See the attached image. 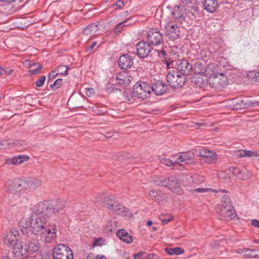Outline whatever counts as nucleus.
<instances>
[{
	"instance_id": "1",
	"label": "nucleus",
	"mask_w": 259,
	"mask_h": 259,
	"mask_svg": "<svg viewBox=\"0 0 259 259\" xmlns=\"http://www.w3.org/2000/svg\"><path fill=\"white\" fill-rule=\"evenodd\" d=\"M48 218L44 216L34 215L30 218L32 233L44 237L46 243H51L55 240L58 231V226L54 222H50Z\"/></svg>"
},
{
	"instance_id": "2",
	"label": "nucleus",
	"mask_w": 259,
	"mask_h": 259,
	"mask_svg": "<svg viewBox=\"0 0 259 259\" xmlns=\"http://www.w3.org/2000/svg\"><path fill=\"white\" fill-rule=\"evenodd\" d=\"M150 94V85L147 82L140 81L134 85L130 96L134 100L138 99L144 100L149 98Z\"/></svg>"
},
{
	"instance_id": "3",
	"label": "nucleus",
	"mask_w": 259,
	"mask_h": 259,
	"mask_svg": "<svg viewBox=\"0 0 259 259\" xmlns=\"http://www.w3.org/2000/svg\"><path fill=\"white\" fill-rule=\"evenodd\" d=\"M153 182L156 185L167 187L171 191L178 195L183 194L180 184L175 177L171 176L163 180L156 177L153 180Z\"/></svg>"
},
{
	"instance_id": "4",
	"label": "nucleus",
	"mask_w": 259,
	"mask_h": 259,
	"mask_svg": "<svg viewBox=\"0 0 259 259\" xmlns=\"http://www.w3.org/2000/svg\"><path fill=\"white\" fill-rule=\"evenodd\" d=\"M104 203V206L108 208L111 212L122 216H126L128 211L127 208L122 205L119 204L116 201L110 199L107 196H105L104 200H102Z\"/></svg>"
},
{
	"instance_id": "5",
	"label": "nucleus",
	"mask_w": 259,
	"mask_h": 259,
	"mask_svg": "<svg viewBox=\"0 0 259 259\" xmlns=\"http://www.w3.org/2000/svg\"><path fill=\"white\" fill-rule=\"evenodd\" d=\"M166 81L170 87L174 89H179L185 84L186 77L180 75L175 70H171L167 74Z\"/></svg>"
},
{
	"instance_id": "6",
	"label": "nucleus",
	"mask_w": 259,
	"mask_h": 259,
	"mask_svg": "<svg viewBox=\"0 0 259 259\" xmlns=\"http://www.w3.org/2000/svg\"><path fill=\"white\" fill-rule=\"evenodd\" d=\"M53 259H73L72 251L67 246L60 244L56 246L53 252Z\"/></svg>"
},
{
	"instance_id": "7",
	"label": "nucleus",
	"mask_w": 259,
	"mask_h": 259,
	"mask_svg": "<svg viewBox=\"0 0 259 259\" xmlns=\"http://www.w3.org/2000/svg\"><path fill=\"white\" fill-rule=\"evenodd\" d=\"M207 82L212 88H224L227 85L228 79L222 73H218V74L209 77Z\"/></svg>"
},
{
	"instance_id": "8",
	"label": "nucleus",
	"mask_w": 259,
	"mask_h": 259,
	"mask_svg": "<svg viewBox=\"0 0 259 259\" xmlns=\"http://www.w3.org/2000/svg\"><path fill=\"white\" fill-rule=\"evenodd\" d=\"M175 68L177 70L176 72L179 73L184 76L190 75L192 71V64L185 59L177 60L175 64Z\"/></svg>"
},
{
	"instance_id": "9",
	"label": "nucleus",
	"mask_w": 259,
	"mask_h": 259,
	"mask_svg": "<svg viewBox=\"0 0 259 259\" xmlns=\"http://www.w3.org/2000/svg\"><path fill=\"white\" fill-rule=\"evenodd\" d=\"M135 54L141 59L148 57L151 52L150 45L147 41L141 40L135 45Z\"/></svg>"
},
{
	"instance_id": "10",
	"label": "nucleus",
	"mask_w": 259,
	"mask_h": 259,
	"mask_svg": "<svg viewBox=\"0 0 259 259\" xmlns=\"http://www.w3.org/2000/svg\"><path fill=\"white\" fill-rule=\"evenodd\" d=\"M51 206L49 205L48 201L46 202H39L35 204L32 207V212L36 215V216H44L49 218L51 216Z\"/></svg>"
},
{
	"instance_id": "11",
	"label": "nucleus",
	"mask_w": 259,
	"mask_h": 259,
	"mask_svg": "<svg viewBox=\"0 0 259 259\" xmlns=\"http://www.w3.org/2000/svg\"><path fill=\"white\" fill-rule=\"evenodd\" d=\"M148 42L150 45L157 46L163 42V34L159 30L152 29L150 30L147 34Z\"/></svg>"
},
{
	"instance_id": "12",
	"label": "nucleus",
	"mask_w": 259,
	"mask_h": 259,
	"mask_svg": "<svg viewBox=\"0 0 259 259\" xmlns=\"http://www.w3.org/2000/svg\"><path fill=\"white\" fill-rule=\"evenodd\" d=\"M166 35L172 40L178 39L180 36V28L172 22H169L165 26Z\"/></svg>"
},
{
	"instance_id": "13",
	"label": "nucleus",
	"mask_w": 259,
	"mask_h": 259,
	"mask_svg": "<svg viewBox=\"0 0 259 259\" xmlns=\"http://www.w3.org/2000/svg\"><path fill=\"white\" fill-rule=\"evenodd\" d=\"M18 232L15 230L7 231L4 235L5 244L13 247L18 243Z\"/></svg>"
},
{
	"instance_id": "14",
	"label": "nucleus",
	"mask_w": 259,
	"mask_h": 259,
	"mask_svg": "<svg viewBox=\"0 0 259 259\" xmlns=\"http://www.w3.org/2000/svg\"><path fill=\"white\" fill-rule=\"evenodd\" d=\"M186 9H187L181 5H177L174 7L173 11L171 12L172 16L175 19L182 25L186 22Z\"/></svg>"
},
{
	"instance_id": "15",
	"label": "nucleus",
	"mask_w": 259,
	"mask_h": 259,
	"mask_svg": "<svg viewBox=\"0 0 259 259\" xmlns=\"http://www.w3.org/2000/svg\"><path fill=\"white\" fill-rule=\"evenodd\" d=\"M217 212L220 217V219L229 221L234 219L236 214L233 207L231 208L222 207L221 208H217Z\"/></svg>"
},
{
	"instance_id": "16",
	"label": "nucleus",
	"mask_w": 259,
	"mask_h": 259,
	"mask_svg": "<svg viewBox=\"0 0 259 259\" xmlns=\"http://www.w3.org/2000/svg\"><path fill=\"white\" fill-rule=\"evenodd\" d=\"M230 170L232 172L233 174L240 180H248L251 177V172L245 169L241 168L238 167H231Z\"/></svg>"
},
{
	"instance_id": "17",
	"label": "nucleus",
	"mask_w": 259,
	"mask_h": 259,
	"mask_svg": "<svg viewBox=\"0 0 259 259\" xmlns=\"http://www.w3.org/2000/svg\"><path fill=\"white\" fill-rule=\"evenodd\" d=\"M118 63L121 69L127 70L133 65V59L128 54H123L119 57Z\"/></svg>"
},
{
	"instance_id": "18",
	"label": "nucleus",
	"mask_w": 259,
	"mask_h": 259,
	"mask_svg": "<svg viewBox=\"0 0 259 259\" xmlns=\"http://www.w3.org/2000/svg\"><path fill=\"white\" fill-rule=\"evenodd\" d=\"M28 255L37 253L40 248V244L36 239H31L28 242H24Z\"/></svg>"
},
{
	"instance_id": "19",
	"label": "nucleus",
	"mask_w": 259,
	"mask_h": 259,
	"mask_svg": "<svg viewBox=\"0 0 259 259\" xmlns=\"http://www.w3.org/2000/svg\"><path fill=\"white\" fill-rule=\"evenodd\" d=\"M24 244L18 243L13 247L12 253L15 256L26 257L28 256V251Z\"/></svg>"
},
{
	"instance_id": "20",
	"label": "nucleus",
	"mask_w": 259,
	"mask_h": 259,
	"mask_svg": "<svg viewBox=\"0 0 259 259\" xmlns=\"http://www.w3.org/2000/svg\"><path fill=\"white\" fill-rule=\"evenodd\" d=\"M199 154L200 156L207 158L205 161L208 163H214L217 159V155L213 151L201 149L199 151Z\"/></svg>"
},
{
	"instance_id": "21",
	"label": "nucleus",
	"mask_w": 259,
	"mask_h": 259,
	"mask_svg": "<svg viewBox=\"0 0 259 259\" xmlns=\"http://www.w3.org/2000/svg\"><path fill=\"white\" fill-rule=\"evenodd\" d=\"M49 205H51V206L49 207L51 208V216L56 213H59L60 211H62L65 205V201L62 200H58L56 201H48Z\"/></svg>"
},
{
	"instance_id": "22",
	"label": "nucleus",
	"mask_w": 259,
	"mask_h": 259,
	"mask_svg": "<svg viewBox=\"0 0 259 259\" xmlns=\"http://www.w3.org/2000/svg\"><path fill=\"white\" fill-rule=\"evenodd\" d=\"M167 86L165 82L162 81H158L151 86L152 90L155 95H161L166 91Z\"/></svg>"
},
{
	"instance_id": "23",
	"label": "nucleus",
	"mask_w": 259,
	"mask_h": 259,
	"mask_svg": "<svg viewBox=\"0 0 259 259\" xmlns=\"http://www.w3.org/2000/svg\"><path fill=\"white\" fill-rule=\"evenodd\" d=\"M218 72V66L215 63H209L205 67V70L204 76L205 77H210L217 74Z\"/></svg>"
},
{
	"instance_id": "24",
	"label": "nucleus",
	"mask_w": 259,
	"mask_h": 259,
	"mask_svg": "<svg viewBox=\"0 0 259 259\" xmlns=\"http://www.w3.org/2000/svg\"><path fill=\"white\" fill-rule=\"evenodd\" d=\"M25 181L22 180L16 179L12 181V186L15 188L11 190V193L16 194L18 192L25 190Z\"/></svg>"
},
{
	"instance_id": "25",
	"label": "nucleus",
	"mask_w": 259,
	"mask_h": 259,
	"mask_svg": "<svg viewBox=\"0 0 259 259\" xmlns=\"http://www.w3.org/2000/svg\"><path fill=\"white\" fill-rule=\"evenodd\" d=\"M116 236L120 240L126 243H130L133 240V236L124 229L118 230L116 232Z\"/></svg>"
},
{
	"instance_id": "26",
	"label": "nucleus",
	"mask_w": 259,
	"mask_h": 259,
	"mask_svg": "<svg viewBox=\"0 0 259 259\" xmlns=\"http://www.w3.org/2000/svg\"><path fill=\"white\" fill-rule=\"evenodd\" d=\"M98 22L88 25L83 30V33L87 35H94L98 34L99 30Z\"/></svg>"
},
{
	"instance_id": "27",
	"label": "nucleus",
	"mask_w": 259,
	"mask_h": 259,
	"mask_svg": "<svg viewBox=\"0 0 259 259\" xmlns=\"http://www.w3.org/2000/svg\"><path fill=\"white\" fill-rule=\"evenodd\" d=\"M247 99L243 100L240 98L233 99L232 101L231 106L234 110H239L247 108Z\"/></svg>"
},
{
	"instance_id": "28",
	"label": "nucleus",
	"mask_w": 259,
	"mask_h": 259,
	"mask_svg": "<svg viewBox=\"0 0 259 259\" xmlns=\"http://www.w3.org/2000/svg\"><path fill=\"white\" fill-rule=\"evenodd\" d=\"M205 66L206 63L204 61L197 60L194 63L192 66V71H193L195 74L204 75Z\"/></svg>"
},
{
	"instance_id": "29",
	"label": "nucleus",
	"mask_w": 259,
	"mask_h": 259,
	"mask_svg": "<svg viewBox=\"0 0 259 259\" xmlns=\"http://www.w3.org/2000/svg\"><path fill=\"white\" fill-rule=\"evenodd\" d=\"M25 181V190H34L41 184V181L38 179L33 178Z\"/></svg>"
},
{
	"instance_id": "30",
	"label": "nucleus",
	"mask_w": 259,
	"mask_h": 259,
	"mask_svg": "<svg viewBox=\"0 0 259 259\" xmlns=\"http://www.w3.org/2000/svg\"><path fill=\"white\" fill-rule=\"evenodd\" d=\"M218 6V0H204L202 6L208 12H213Z\"/></svg>"
},
{
	"instance_id": "31",
	"label": "nucleus",
	"mask_w": 259,
	"mask_h": 259,
	"mask_svg": "<svg viewBox=\"0 0 259 259\" xmlns=\"http://www.w3.org/2000/svg\"><path fill=\"white\" fill-rule=\"evenodd\" d=\"M116 82L115 84L118 83V84L122 88L127 86L131 82L130 79L127 75H126V73L118 74L116 78Z\"/></svg>"
},
{
	"instance_id": "32",
	"label": "nucleus",
	"mask_w": 259,
	"mask_h": 259,
	"mask_svg": "<svg viewBox=\"0 0 259 259\" xmlns=\"http://www.w3.org/2000/svg\"><path fill=\"white\" fill-rule=\"evenodd\" d=\"M184 185L187 188L188 191L191 192L193 188H195L197 184L194 181V177L187 176L185 177V180H184Z\"/></svg>"
},
{
	"instance_id": "33",
	"label": "nucleus",
	"mask_w": 259,
	"mask_h": 259,
	"mask_svg": "<svg viewBox=\"0 0 259 259\" xmlns=\"http://www.w3.org/2000/svg\"><path fill=\"white\" fill-rule=\"evenodd\" d=\"M29 159L28 156L26 155H19L13 157L10 160L9 163L12 164H20Z\"/></svg>"
},
{
	"instance_id": "34",
	"label": "nucleus",
	"mask_w": 259,
	"mask_h": 259,
	"mask_svg": "<svg viewBox=\"0 0 259 259\" xmlns=\"http://www.w3.org/2000/svg\"><path fill=\"white\" fill-rule=\"evenodd\" d=\"M181 5L187 8L188 11H197L198 8L195 5L194 0H181Z\"/></svg>"
},
{
	"instance_id": "35",
	"label": "nucleus",
	"mask_w": 259,
	"mask_h": 259,
	"mask_svg": "<svg viewBox=\"0 0 259 259\" xmlns=\"http://www.w3.org/2000/svg\"><path fill=\"white\" fill-rule=\"evenodd\" d=\"M208 79L204 78L203 75L200 76H193L192 78V82L200 88H203L206 83L207 82Z\"/></svg>"
},
{
	"instance_id": "36",
	"label": "nucleus",
	"mask_w": 259,
	"mask_h": 259,
	"mask_svg": "<svg viewBox=\"0 0 259 259\" xmlns=\"http://www.w3.org/2000/svg\"><path fill=\"white\" fill-rule=\"evenodd\" d=\"M148 194L152 199L158 202L162 200L161 198L163 195V193L161 191H156L154 190L149 191Z\"/></svg>"
},
{
	"instance_id": "37",
	"label": "nucleus",
	"mask_w": 259,
	"mask_h": 259,
	"mask_svg": "<svg viewBox=\"0 0 259 259\" xmlns=\"http://www.w3.org/2000/svg\"><path fill=\"white\" fill-rule=\"evenodd\" d=\"M232 206H233L229 197L228 195H224L222 197L221 204L219 205L217 208H221L222 207L231 208Z\"/></svg>"
},
{
	"instance_id": "38",
	"label": "nucleus",
	"mask_w": 259,
	"mask_h": 259,
	"mask_svg": "<svg viewBox=\"0 0 259 259\" xmlns=\"http://www.w3.org/2000/svg\"><path fill=\"white\" fill-rule=\"evenodd\" d=\"M165 252L169 255H179L183 253L184 250L180 247H174L172 248H166Z\"/></svg>"
},
{
	"instance_id": "39",
	"label": "nucleus",
	"mask_w": 259,
	"mask_h": 259,
	"mask_svg": "<svg viewBox=\"0 0 259 259\" xmlns=\"http://www.w3.org/2000/svg\"><path fill=\"white\" fill-rule=\"evenodd\" d=\"M19 226L22 231L23 229H27L29 227L31 228L30 220L22 218L19 222Z\"/></svg>"
},
{
	"instance_id": "40",
	"label": "nucleus",
	"mask_w": 259,
	"mask_h": 259,
	"mask_svg": "<svg viewBox=\"0 0 259 259\" xmlns=\"http://www.w3.org/2000/svg\"><path fill=\"white\" fill-rule=\"evenodd\" d=\"M179 159H180L181 162H184L187 163H189L193 162V158L187 153L179 154Z\"/></svg>"
},
{
	"instance_id": "41",
	"label": "nucleus",
	"mask_w": 259,
	"mask_h": 259,
	"mask_svg": "<svg viewBox=\"0 0 259 259\" xmlns=\"http://www.w3.org/2000/svg\"><path fill=\"white\" fill-rule=\"evenodd\" d=\"M68 67L65 65H60L58 68H56V71L59 73V74L67 75L68 74Z\"/></svg>"
},
{
	"instance_id": "42",
	"label": "nucleus",
	"mask_w": 259,
	"mask_h": 259,
	"mask_svg": "<svg viewBox=\"0 0 259 259\" xmlns=\"http://www.w3.org/2000/svg\"><path fill=\"white\" fill-rule=\"evenodd\" d=\"M165 48L166 47H163L160 50H156L158 55L160 58H163V59H168V54L167 53L166 50H165Z\"/></svg>"
},
{
	"instance_id": "43",
	"label": "nucleus",
	"mask_w": 259,
	"mask_h": 259,
	"mask_svg": "<svg viewBox=\"0 0 259 259\" xmlns=\"http://www.w3.org/2000/svg\"><path fill=\"white\" fill-rule=\"evenodd\" d=\"M159 219L161 221L163 225H165L172 220V218L168 215L161 214L159 217Z\"/></svg>"
},
{
	"instance_id": "44",
	"label": "nucleus",
	"mask_w": 259,
	"mask_h": 259,
	"mask_svg": "<svg viewBox=\"0 0 259 259\" xmlns=\"http://www.w3.org/2000/svg\"><path fill=\"white\" fill-rule=\"evenodd\" d=\"M63 80L62 78H58L55 82L50 85V87L53 90H56L59 88L62 85Z\"/></svg>"
},
{
	"instance_id": "45",
	"label": "nucleus",
	"mask_w": 259,
	"mask_h": 259,
	"mask_svg": "<svg viewBox=\"0 0 259 259\" xmlns=\"http://www.w3.org/2000/svg\"><path fill=\"white\" fill-rule=\"evenodd\" d=\"M212 191V189L211 188H196L193 189V191L192 192H197V193H205L207 192ZM213 191L215 193H217L218 191L217 190H213Z\"/></svg>"
},
{
	"instance_id": "46",
	"label": "nucleus",
	"mask_w": 259,
	"mask_h": 259,
	"mask_svg": "<svg viewBox=\"0 0 259 259\" xmlns=\"http://www.w3.org/2000/svg\"><path fill=\"white\" fill-rule=\"evenodd\" d=\"M46 80V76L45 75L41 76L36 81L35 84L37 87H41L43 85Z\"/></svg>"
},
{
	"instance_id": "47",
	"label": "nucleus",
	"mask_w": 259,
	"mask_h": 259,
	"mask_svg": "<svg viewBox=\"0 0 259 259\" xmlns=\"http://www.w3.org/2000/svg\"><path fill=\"white\" fill-rule=\"evenodd\" d=\"M247 108H252L259 106V101H252L247 99Z\"/></svg>"
},
{
	"instance_id": "48",
	"label": "nucleus",
	"mask_w": 259,
	"mask_h": 259,
	"mask_svg": "<svg viewBox=\"0 0 259 259\" xmlns=\"http://www.w3.org/2000/svg\"><path fill=\"white\" fill-rule=\"evenodd\" d=\"M245 152H246V157H259V153H258L257 151H252L250 150H245Z\"/></svg>"
},
{
	"instance_id": "49",
	"label": "nucleus",
	"mask_w": 259,
	"mask_h": 259,
	"mask_svg": "<svg viewBox=\"0 0 259 259\" xmlns=\"http://www.w3.org/2000/svg\"><path fill=\"white\" fill-rule=\"evenodd\" d=\"M37 67L36 68H32L29 70L31 74H37L42 68L41 65L40 64H36Z\"/></svg>"
},
{
	"instance_id": "50",
	"label": "nucleus",
	"mask_w": 259,
	"mask_h": 259,
	"mask_svg": "<svg viewBox=\"0 0 259 259\" xmlns=\"http://www.w3.org/2000/svg\"><path fill=\"white\" fill-rule=\"evenodd\" d=\"M179 154H175L170 157L174 164L181 162L180 159H179Z\"/></svg>"
},
{
	"instance_id": "51",
	"label": "nucleus",
	"mask_w": 259,
	"mask_h": 259,
	"mask_svg": "<svg viewBox=\"0 0 259 259\" xmlns=\"http://www.w3.org/2000/svg\"><path fill=\"white\" fill-rule=\"evenodd\" d=\"M248 250L249 251V252H247L246 255V257L248 258H253V257H255L254 255H251L252 253H254L256 252H259V250H256V249H248Z\"/></svg>"
},
{
	"instance_id": "52",
	"label": "nucleus",
	"mask_w": 259,
	"mask_h": 259,
	"mask_svg": "<svg viewBox=\"0 0 259 259\" xmlns=\"http://www.w3.org/2000/svg\"><path fill=\"white\" fill-rule=\"evenodd\" d=\"M249 251L247 248H239L236 250V252L238 254H242L243 256L246 257L245 254H246L247 252H249Z\"/></svg>"
},
{
	"instance_id": "53",
	"label": "nucleus",
	"mask_w": 259,
	"mask_h": 259,
	"mask_svg": "<svg viewBox=\"0 0 259 259\" xmlns=\"http://www.w3.org/2000/svg\"><path fill=\"white\" fill-rule=\"evenodd\" d=\"M123 6H124V3L121 0L117 1L113 5V7H116V9H121Z\"/></svg>"
},
{
	"instance_id": "54",
	"label": "nucleus",
	"mask_w": 259,
	"mask_h": 259,
	"mask_svg": "<svg viewBox=\"0 0 259 259\" xmlns=\"http://www.w3.org/2000/svg\"><path fill=\"white\" fill-rule=\"evenodd\" d=\"M56 69L54 70H52L51 72L49 73L48 75L49 79H51L56 77L58 75H59V73H56Z\"/></svg>"
},
{
	"instance_id": "55",
	"label": "nucleus",
	"mask_w": 259,
	"mask_h": 259,
	"mask_svg": "<svg viewBox=\"0 0 259 259\" xmlns=\"http://www.w3.org/2000/svg\"><path fill=\"white\" fill-rule=\"evenodd\" d=\"M107 88L108 92H109V93L111 92V91L110 90L111 88H112V91L120 90L119 88H118V87H115V85H113V84H108Z\"/></svg>"
},
{
	"instance_id": "56",
	"label": "nucleus",
	"mask_w": 259,
	"mask_h": 259,
	"mask_svg": "<svg viewBox=\"0 0 259 259\" xmlns=\"http://www.w3.org/2000/svg\"><path fill=\"white\" fill-rule=\"evenodd\" d=\"M199 54L202 60H203L207 56L208 52L207 50H200Z\"/></svg>"
},
{
	"instance_id": "57",
	"label": "nucleus",
	"mask_w": 259,
	"mask_h": 259,
	"mask_svg": "<svg viewBox=\"0 0 259 259\" xmlns=\"http://www.w3.org/2000/svg\"><path fill=\"white\" fill-rule=\"evenodd\" d=\"M162 163H163L165 165L168 166H171L174 165L171 158L170 159H165L163 160Z\"/></svg>"
},
{
	"instance_id": "58",
	"label": "nucleus",
	"mask_w": 259,
	"mask_h": 259,
	"mask_svg": "<svg viewBox=\"0 0 259 259\" xmlns=\"http://www.w3.org/2000/svg\"><path fill=\"white\" fill-rule=\"evenodd\" d=\"M5 187H6V190L11 193V190H14V189H15V188L12 186V182L6 184Z\"/></svg>"
},
{
	"instance_id": "59",
	"label": "nucleus",
	"mask_w": 259,
	"mask_h": 259,
	"mask_svg": "<svg viewBox=\"0 0 259 259\" xmlns=\"http://www.w3.org/2000/svg\"><path fill=\"white\" fill-rule=\"evenodd\" d=\"M251 225L254 227L259 228V221L255 219L252 220Z\"/></svg>"
},
{
	"instance_id": "60",
	"label": "nucleus",
	"mask_w": 259,
	"mask_h": 259,
	"mask_svg": "<svg viewBox=\"0 0 259 259\" xmlns=\"http://www.w3.org/2000/svg\"><path fill=\"white\" fill-rule=\"evenodd\" d=\"M210 246L213 249H217L219 246V242L218 241H214L210 244Z\"/></svg>"
},
{
	"instance_id": "61",
	"label": "nucleus",
	"mask_w": 259,
	"mask_h": 259,
	"mask_svg": "<svg viewBox=\"0 0 259 259\" xmlns=\"http://www.w3.org/2000/svg\"><path fill=\"white\" fill-rule=\"evenodd\" d=\"M163 63L166 64L167 68H170L171 64H172V62L168 58L164 59Z\"/></svg>"
},
{
	"instance_id": "62",
	"label": "nucleus",
	"mask_w": 259,
	"mask_h": 259,
	"mask_svg": "<svg viewBox=\"0 0 259 259\" xmlns=\"http://www.w3.org/2000/svg\"><path fill=\"white\" fill-rule=\"evenodd\" d=\"M146 258L147 259H159V257L154 253L147 254Z\"/></svg>"
},
{
	"instance_id": "63",
	"label": "nucleus",
	"mask_w": 259,
	"mask_h": 259,
	"mask_svg": "<svg viewBox=\"0 0 259 259\" xmlns=\"http://www.w3.org/2000/svg\"><path fill=\"white\" fill-rule=\"evenodd\" d=\"M7 141L6 140H2L0 141V146L1 149L4 148L7 145Z\"/></svg>"
},
{
	"instance_id": "64",
	"label": "nucleus",
	"mask_w": 259,
	"mask_h": 259,
	"mask_svg": "<svg viewBox=\"0 0 259 259\" xmlns=\"http://www.w3.org/2000/svg\"><path fill=\"white\" fill-rule=\"evenodd\" d=\"M245 153H246V152H245V150H241V151H238V155L239 157H246Z\"/></svg>"
}]
</instances>
